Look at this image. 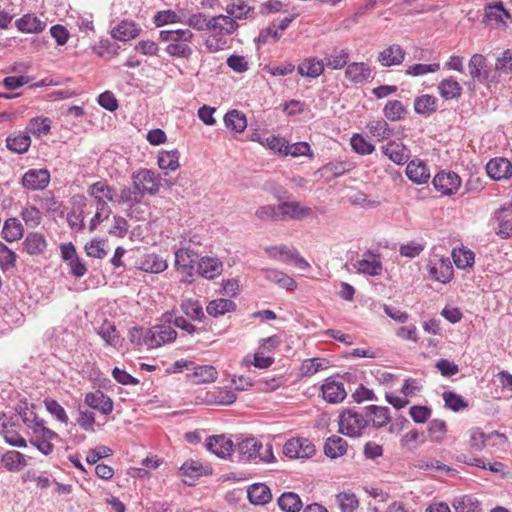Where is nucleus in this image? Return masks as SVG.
<instances>
[{
  "instance_id": "obj_31",
  "label": "nucleus",
  "mask_w": 512,
  "mask_h": 512,
  "mask_svg": "<svg viewBox=\"0 0 512 512\" xmlns=\"http://www.w3.org/2000/svg\"><path fill=\"white\" fill-rule=\"evenodd\" d=\"M347 451V442L340 436L333 435L329 437L324 445V453L327 457L336 459L344 455Z\"/></svg>"
},
{
  "instance_id": "obj_33",
  "label": "nucleus",
  "mask_w": 512,
  "mask_h": 512,
  "mask_svg": "<svg viewBox=\"0 0 512 512\" xmlns=\"http://www.w3.org/2000/svg\"><path fill=\"white\" fill-rule=\"evenodd\" d=\"M236 310V304L234 301L225 298H219L212 300L208 303L206 311L210 316L218 317L228 312Z\"/></svg>"
},
{
  "instance_id": "obj_60",
  "label": "nucleus",
  "mask_w": 512,
  "mask_h": 512,
  "mask_svg": "<svg viewBox=\"0 0 512 512\" xmlns=\"http://www.w3.org/2000/svg\"><path fill=\"white\" fill-rule=\"evenodd\" d=\"M350 144L352 148L359 154L367 155L371 154L375 147L370 142H368L362 135L354 134L351 137Z\"/></svg>"
},
{
  "instance_id": "obj_8",
  "label": "nucleus",
  "mask_w": 512,
  "mask_h": 512,
  "mask_svg": "<svg viewBox=\"0 0 512 512\" xmlns=\"http://www.w3.org/2000/svg\"><path fill=\"white\" fill-rule=\"evenodd\" d=\"M323 399L330 404H338L343 402L347 396L344 383L335 378L329 377L321 386Z\"/></svg>"
},
{
  "instance_id": "obj_4",
  "label": "nucleus",
  "mask_w": 512,
  "mask_h": 512,
  "mask_svg": "<svg viewBox=\"0 0 512 512\" xmlns=\"http://www.w3.org/2000/svg\"><path fill=\"white\" fill-rule=\"evenodd\" d=\"M133 184L141 192V195H155L160 189V181L155 173L149 169H140L132 174Z\"/></svg>"
},
{
  "instance_id": "obj_17",
  "label": "nucleus",
  "mask_w": 512,
  "mask_h": 512,
  "mask_svg": "<svg viewBox=\"0 0 512 512\" xmlns=\"http://www.w3.org/2000/svg\"><path fill=\"white\" fill-rule=\"evenodd\" d=\"M345 77L355 84L364 83L372 78V69L367 63L353 62L347 65Z\"/></svg>"
},
{
  "instance_id": "obj_38",
  "label": "nucleus",
  "mask_w": 512,
  "mask_h": 512,
  "mask_svg": "<svg viewBox=\"0 0 512 512\" xmlns=\"http://www.w3.org/2000/svg\"><path fill=\"white\" fill-rule=\"evenodd\" d=\"M224 123L227 128L237 133L243 132L247 127V119L244 113L238 110H231L224 116Z\"/></svg>"
},
{
  "instance_id": "obj_41",
  "label": "nucleus",
  "mask_w": 512,
  "mask_h": 512,
  "mask_svg": "<svg viewBox=\"0 0 512 512\" xmlns=\"http://www.w3.org/2000/svg\"><path fill=\"white\" fill-rule=\"evenodd\" d=\"M265 279L287 290H292L296 287V282L292 277L275 269H267L265 271Z\"/></svg>"
},
{
  "instance_id": "obj_59",
  "label": "nucleus",
  "mask_w": 512,
  "mask_h": 512,
  "mask_svg": "<svg viewBox=\"0 0 512 512\" xmlns=\"http://www.w3.org/2000/svg\"><path fill=\"white\" fill-rule=\"evenodd\" d=\"M16 253L0 242V267L2 270H9L16 265Z\"/></svg>"
},
{
  "instance_id": "obj_16",
  "label": "nucleus",
  "mask_w": 512,
  "mask_h": 512,
  "mask_svg": "<svg viewBox=\"0 0 512 512\" xmlns=\"http://www.w3.org/2000/svg\"><path fill=\"white\" fill-rule=\"evenodd\" d=\"M405 51L399 44H392L378 54V62L383 67L397 66L403 63Z\"/></svg>"
},
{
  "instance_id": "obj_5",
  "label": "nucleus",
  "mask_w": 512,
  "mask_h": 512,
  "mask_svg": "<svg viewBox=\"0 0 512 512\" xmlns=\"http://www.w3.org/2000/svg\"><path fill=\"white\" fill-rule=\"evenodd\" d=\"M283 453L291 459H305L313 456L315 446L306 438H293L285 443Z\"/></svg>"
},
{
  "instance_id": "obj_21",
  "label": "nucleus",
  "mask_w": 512,
  "mask_h": 512,
  "mask_svg": "<svg viewBox=\"0 0 512 512\" xmlns=\"http://www.w3.org/2000/svg\"><path fill=\"white\" fill-rule=\"evenodd\" d=\"M207 449L220 458H226L233 451V442L224 435H214L207 439Z\"/></svg>"
},
{
  "instance_id": "obj_14",
  "label": "nucleus",
  "mask_w": 512,
  "mask_h": 512,
  "mask_svg": "<svg viewBox=\"0 0 512 512\" xmlns=\"http://www.w3.org/2000/svg\"><path fill=\"white\" fill-rule=\"evenodd\" d=\"M428 267L430 276L436 281L447 283L453 278V267L449 258L430 261Z\"/></svg>"
},
{
  "instance_id": "obj_2",
  "label": "nucleus",
  "mask_w": 512,
  "mask_h": 512,
  "mask_svg": "<svg viewBox=\"0 0 512 512\" xmlns=\"http://www.w3.org/2000/svg\"><path fill=\"white\" fill-rule=\"evenodd\" d=\"M237 451L247 461H259L262 463H272L275 461L272 445L270 443L263 445L254 437H249L239 442Z\"/></svg>"
},
{
  "instance_id": "obj_18",
  "label": "nucleus",
  "mask_w": 512,
  "mask_h": 512,
  "mask_svg": "<svg viewBox=\"0 0 512 512\" xmlns=\"http://www.w3.org/2000/svg\"><path fill=\"white\" fill-rule=\"evenodd\" d=\"M382 151L397 165L405 164L410 158V150L401 142L390 141L382 147Z\"/></svg>"
},
{
  "instance_id": "obj_50",
  "label": "nucleus",
  "mask_w": 512,
  "mask_h": 512,
  "mask_svg": "<svg viewBox=\"0 0 512 512\" xmlns=\"http://www.w3.org/2000/svg\"><path fill=\"white\" fill-rule=\"evenodd\" d=\"M97 333L108 345L116 346L119 342L120 336L116 330L115 325L110 321L105 320L98 328Z\"/></svg>"
},
{
  "instance_id": "obj_15",
  "label": "nucleus",
  "mask_w": 512,
  "mask_h": 512,
  "mask_svg": "<svg viewBox=\"0 0 512 512\" xmlns=\"http://www.w3.org/2000/svg\"><path fill=\"white\" fill-rule=\"evenodd\" d=\"M486 172L494 180L507 179L512 176V163L502 157L491 159L486 165Z\"/></svg>"
},
{
  "instance_id": "obj_27",
  "label": "nucleus",
  "mask_w": 512,
  "mask_h": 512,
  "mask_svg": "<svg viewBox=\"0 0 512 512\" xmlns=\"http://www.w3.org/2000/svg\"><path fill=\"white\" fill-rule=\"evenodd\" d=\"M249 501L255 505H265L272 499L270 488L263 483H255L248 488Z\"/></svg>"
},
{
  "instance_id": "obj_61",
  "label": "nucleus",
  "mask_w": 512,
  "mask_h": 512,
  "mask_svg": "<svg viewBox=\"0 0 512 512\" xmlns=\"http://www.w3.org/2000/svg\"><path fill=\"white\" fill-rule=\"evenodd\" d=\"M294 250L287 246H271L265 249L266 253L272 257L280 259L284 262H289L294 257Z\"/></svg>"
},
{
  "instance_id": "obj_19",
  "label": "nucleus",
  "mask_w": 512,
  "mask_h": 512,
  "mask_svg": "<svg viewBox=\"0 0 512 512\" xmlns=\"http://www.w3.org/2000/svg\"><path fill=\"white\" fill-rule=\"evenodd\" d=\"M85 403L92 409L108 415L113 411L112 399L102 391L89 392L85 395Z\"/></svg>"
},
{
  "instance_id": "obj_45",
  "label": "nucleus",
  "mask_w": 512,
  "mask_h": 512,
  "mask_svg": "<svg viewBox=\"0 0 512 512\" xmlns=\"http://www.w3.org/2000/svg\"><path fill=\"white\" fill-rule=\"evenodd\" d=\"M279 507L285 512H299L302 508V502L298 494L285 492L278 499Z\"/></svg>"
},
{
  "instance_id": "obj_12",
  "label": "nucleus",
  "mask_w": 512,
  "mask_h": 512,
  "mask_svg": "<svg viewBox=\"0 0 512 512\" xmlns=\"http://www.w3.org/2000/svg\"><path fill=\"white\" fill-rule=\"evenodd\" d=\"M174 254L176 270L185 276L183 279L184 282L192 283L193 277L195 275V267L197 265V261L190 258L187 250L177 249Z\"/></svg>"
},
{
  "instance_id": "obj_1",
  "label": "nucleus",
  "mask_w": 512,
  "mask_h": 512,
  "mask_svg": "<svg viewBox=\"0 0 512 512\" xmlns=\"http://www.w3.org/2000/svg\"><path fill=\"white\" fill-rule=\"evenodd\" d=\"M159 37L161 41L168 42L165 51L172 57L188 59L193 54V49L189 43L194 34L189 29L162 30Z\"/></svg>"
},
{
  "instance_id": "obj_47",
  "label": "nucleus",
  "mask_w": 512,
  "mask_h": 512,
  "mask_svg": "<svg viewBox=\"0 0 512 512\" xmlns=\"http://www.w3.org/2000/svg\"><path fill=\"white\" fill-rule=\"evenodd\" d=\"M180 153L178 150L161 151L158 155V165L160 169L176 170L179 168Z\"/></svg>"
},
{
  "instance_id": "obj_22",
  "label": "nucleus",
  "mask_w": 512,
  "mask_h": 512,
  "mask_svg": "<svg viewBox=\"0 0 512 512\" xmlns=\"http://www.w3.org/2000/svg\"><path fill=\"white\" fill-rule=\"evenodd\" d=\"M469 73L473 80L484 83L488 80L489 71L486 58L482 54H474L468 63Z\"/></svg>"
},
{
  "instance_id": "obj_6",
  "label": "nucleus",
  "mask_w": 512,
  "mask_h": 512,
  "mask_svg": "<svg viewBox=\"0 0 512 512\" xmlns=\"http://www.w3.org/2000/svg\"><path fill=\"white\" fill-rule=\"evenodd\" d=\"M432 183L438 192L451 196L459 190L461 178L455 172L441 171L434 176Z\"/></svg>"
},
{
  "instance_id": "obj_35",
  "label": "nucleus",
  "mask_w": 512,
  "mask_h": 512,
  "mask_svg": "<svg viewBox=\"0 0 512 512\" xmlns=\"http://www.w3.org/2000/svg\"><path fill=\"white\" fill-rule=\"evenodd\" d=\"M452 506L456 512H480L481 504L472 495H462L454 498Z\"/></svg>"
},
{
  "instance_id": "obj_13",
  "label": "nucleus",
  "mask_w": 512,
  "mask_h": 512,
  "mask_svg": "<svg viewBox=\"0 0 512 512\" xmlns=\"http://www.w3.org/2000/svg\"><path fill=\"white\" fill-rule=\"evenodd\" d=\"M223 270L222 262L213 257H202L195 267V274L212 280L218 277Z\"/></svg>"
},
{
  "instance_id": "obj_43",
  "label": "nucleus",
  "mask_w": 512,
  "mask_h": 512,
  "mask_svg": "<svg viewBox=\"0 0 512 512\" xmlns=\"http://www.w3.org/2000/svg\"><path fill=\"white\" fill-rule=\"evenodd\" d=\"M51 129V121L49 118H32L26 126V133L36 137L47 135Z\"/></svg>"
},
{
  "instance_id": "obj_28",
  "label": "nucleus",
  "mask_w": 512,
  "mask_h": 512,
  "mask_svg": "<svg viewBox=\"0 0 512 512\" xmlns=\"http://www.w3.org/2000/svg\"><path fill=\"white\" fill-rule=\"evenodd\" d=\"M349 60V52L347 49L334 48L330 53H327L324 58V65L329 69L338 70L342 69Z\"/></svg>"
},
{
  "instance_id": "obj_54",
  "label": "nucleus",
  "mask_w": 512,
  "mask_h": 512,
  "mask_svg": "<svg viewBox=\"0 0 512 512\" xmlns=\"http://www.w3.org/2000/svg\"><path fill=\"white\" fill-rule=\"evenodd\" d=\"M181 309L192 320H201L204 317L202 306L197 300H184L181 304Z\"/></svg>"
},
{
  "instance_id": "obj_63",
  "label": "nucleus",
  "mask_w": 512,
  "mask_h": 512,
  "mask_svg": "<svg viewBox=\"0 0 512 512\" xmlns=\"http://www.w3.org/2000/svg\"><path fill=\"white\" fill-rule=\"evenodd\" d=\"M486 436L480 428H472L469 431V445L476 451H482L486 447Z\"/></svg>"
},
{
  "instance_id": "obj_64",
  "label": "nucleus",
  "mask_w": 512,
  "mask_h": 512,
  "mask_svg": "<svg viewBox=\"0 0 512 512\" xmlns=\"http://www.w3.org/2000/svg\"><path fill=\"white\" fill-rule=\"evenodd\" d=\"M495 70L500 73L512 74V51L507 49L496 59Z\"/></svg>"
},
{
  "instance_id": "obj_58",
  "label": "nucleus",
  "mask_w": 512,
  "mask_h": 512,
  "mask_svg": "<svg viewBox=\"0 0 512 512\" xmlns=\"http://www.w3.org/2000/svg\"><path fill=\"white\" fill-rule=\"evenodd\" d=\"M336 502L342 512H353L358 507V500L353 493H339Z\"/></svg>"
},
{
  "instance_id": "obj_23",
  "label": "nucleus",
  "mask_w": 512,
  "mask_h": 512,
  "mask_svg": "<svg viewBox=\"0 0 512 512\" xmlns=\"http://www.w3.org/2000/svg\"><path fill=\"white\" fill-rule=\"evenodd\" d=\"M406 175L413 183L424 184L430 178V171L424 162L412 160L407 164Z\"/></svg>"
},
{
  "instance_id": "obj_49",
  "label": "nucleus",
  "mask_w": 512,
  "mask_h": 512,
  "mask_svg": "<svg viewBox=\"0 0 512 512\" xmlns=\"http://www.w3.org/2000/svg\"><path fill=\"white\" fill-rule=\"evenodd\" d=\"M3 465L10 471H19L26 466L24 455L18 451H8L2 457Z\"/></svg>"
},
{
  "instance_id": "obj_24",
  "label": "nucleus",
  "mask_w": 512,
  "mask_h": 512,
  "mask_svg": "<svg viewBox=\"0 0 512 512\" xmlns=\"http://www.w3.org/2000/svg\"><path fill=\"white\" fill-rule=\"evenodd\" d=\"M140 30L134 22L123 20L111 30V36L119 41H129L136 38Z\"/></svg>"
},
{
  "instance_id": "obj_32",
  "label": "nucleus",
  "mask_w": 512,
  "mask_h": 512,
  "mask_svg": "<svg viewBox=\"0 0 512 512\" xmlns=\"http://www.w3.org/2000/svg\"><path fill=\"white\" fill-rule=\"evenodd\" d=\"M87 193L92 198L99 197L110 202H115V190L106 181H97L88 187Z\"/></svg>"
},
{
  "instance_id": "obj_37",
  "label": "nucleus",
  "mask_w": 512,
  "mask_h": 512,
  "mask_svg": "<svg viewBox=\"0 0 512 512\" xmlns=\"http://www.w3.org/2000/svg\"><path fill=\"white\" fill-rule=\"evenodd\" d=\"M23 226L17 218H8L3 226L2 235L8 242L19 240L23 236Z\"/></svg>"
},
{
  "instance_id": "obj_26",
  "label": "nucleus",
  "mask_w": 512,
  "mask_h": 512,
  "mask_svg": "<svg viewBox=\"0 0 512 512\" xmlns=\"http://www.w3.org/2000/svg\"><path fill=\"white\" fill-rule=\"evenodd\" d=\"M31 145V138L28 133H13L6 138V147L14 153L24 154Z\"/></svg>"
},
{
  "instance_id": "obj_11",
  "label": "nucleus",
  "mask_w": 512,
  "mask_h": 512,
  "mask_svg": "<svg viewBox=\"0 0 512 512\" xmlns=\"http://www.w3.org/2000/svg\"><path fill=\"white\" fill-rule=\"evenodd\" d=\"M354 268L359 273L367 274L370 276H378L382 273V264L379 260V255L368 250L364 253L363 258L357 260L353 264Z\"/></svg>"
},
{
  "instance_id": "obj_39",
  "label": "nucleus",
  "mask_w": 512,
  "mask_h": 512,
  "mask_svg": "<svg viewBox=\"0 0 512 512\" xmlns=\"http://www.w3.org/2000/svg\"><path fill=\"white\" fill-rule=\"evenodd\" d=\"M17 28L25 33H39L45 29L46 24L35 16L25 15L16 21Z\"/></svg>"
},
{
  "instance_id": "obj_36",
  "label": "nucleus",
  "mask_w": 512,
  "mask_h": 512,
  "mask_svg": "<svg viewBox=\"0 0 512 512\" xmlns=\"http://www.w3.org/2000/svg\"><path fill=\"white\" fill-rule=\"evenodd\" d=\"M366 415L370 416L373 415L372 418V426L374 428H381L385 425H387L391 419L390 411L387 407L377 406V405H370L366 407Z\"/></svg>"
},
{
  "instance_id": "obj_29",
  "label": "nucleus",
  "mask_w": 512,
  "mask_h": 512,
  "mask_svg": "<svg viewBox=\"0 0 512 512\" xmlns=\"http://www.w3.org/2000/svg\"><path fill=\"white\" fill-rule=\"evenodd\" d=\"M143 196L136 186L133 184L131 187L125 186L121 189L120 194L115 197V203L125 204L132 208L142 202Z\"/></svg>"
},
{
  "instance_id": "obj_62",
  "label": "nucleus",
  "mask_w": 512,
  "mask_h": 512,
  "mask_svg": "<svg viewBox=\"0 0 512 512\" xmlns=\"http://www.w3.org/2000/svg\"><path fill=\"white\" fill-rule=\"evenodd\" d=\"M47 411L52 414L58 421L67 423L69 418L64 408L54 399L47 398L44 400Z\"/></svg>"
},
{
  "instance_id": "obj_9",
  "label": "nucleus",
  "mask_w": 512,
  "mask_h": 512,
  "mask_svg": "<svg viewBox=\"0 0 512 512\" xmlns=\"http://www.w3.org/2000/svg\"><path fill=\"white\" fill-rule=\"evenodd\" d=\"M280 219L302 220L313 214L312 208L303 206L297 201H286L278 205Z\"/></svg>"
},
{
  "instance_id": "obj_42",
  "label": "nucleus",
  "mask_w": 512,
  "mask_h": 512,
  "mask_svg": "<svg viewBox=\"0 0 512 512\" xmlns=\"http://www.w3.org/2000/svg\"><path fill=\"white\" fill-rule=\"evenodd\" d=\"M414 110L421 115H430L437 110V99L432 95H421L414 101Z\"/></svg>"
},
{
  "instance_id": "obj_52",
  "label": "nucleus",
  "mask_w": 512,
  "mask_h": 512,
  "mask_svg": "<svg viewBox=\"0 0 512 512\" xmlns=\"http://www.w3.org/2000/svg\"><path fill=\"white\" fill-rule=\"evenodd\" d=\"M486 17L489 21H495L497 24H505L510 15L503 4L499 2L486 7Z\"/></svg>"
},
{
  "instance_id": "obj_44",
  "label": "nucleus",
  "mask_w": 512,
  "mask_h": 512,
  "mask_svg": "<svg viewBox=\"0 0 512 512\" xmlns=\"http://www.w3.org/2000/svg\"><path fill=\"white\" fill-rule=\"evenodd\" d=\"M253 12V8L250 7L244 0H238L227 5L226 13L235 21L247 19Z\"/></svg>"
},
{
  "instance_id": "obj_48",
  "label": "nucleus",
  "mask_w": 512,
  "mask_h": 512,
  "mask_svg": "<svg viewBox=\"0 0 512 512\" xmlns=\"http://www.w3.org/2000/svg\"><path fill=\"white\" fill-rule=\"evenodd\" d=\"M438 88L440 95L446 100L458 98L462 92L460 84L452 78L442 80Z\"/></svg>"
},
{
  "instance_id": "obj_3",
  "label": "nucleus",
  "mask_w": 512,
  "mask_h": 512,
  "mask_svg": "<svg viewBox=\"0 0 512 512\" xmlns=\"http://www.w3.org/2000/svg\"><path fill=\"white\" fill-rule=\"evenodd\" d=\"M367 425L364 415L354 409H346L339 416V431L349 437H360Z\"/></svg>"
},
{
  "instance_id": "obj_46",
  "label": "nucleus",
  "mask_w": 512,
  "mask_h": 512,
  "mask_svg": "<svg viewBox=\"0 0 512 512\" xmlns=\"http://www.w3.org/2000/svg\"><path fill=\"white\" fill-rule=\"evenodd\" d=\"M367 129L369 133L378 141L388 139L392 136V129L383 119L369 122L367 124Z\"/></svg>"
},
{
  "instance_id": "obj_25",
  "label": "nucleus",
  "mask_w": 512,
  "mask_h": 512,
  "mask_svg": "<svg viewBox=\"0 0 512 512\" xmlns=\"http://www.w3.org/2000/svg\"><path fill=\"white\" fill-rule=\"evenodd\" d=\"M324 61L316 57L303 60L297 67V71L301 76L317 78L324 72Z\"/></svg>"
},
{
  "instance_id": "obj_55",
  "label": "nucleus",
  "mask_w": 512,
  "mask_h": 512,
  "mask_svg": "<svg viewBox=\"0 0 512 512\" xmlns=\"http://www.w3.org/2000/svg\"><path fill=\"white\" fill-rule=\"evenodd\" d=\"M447 432V426L445 421L434 419L430 421L428 425V435L434 442H441Z\"/></svg>"
},
{
  "instance_id": "obj_34",
  "label": "nucleus",
  "mask_w": 512,
  "mask_h": 512,
  "mask_svg": "<svg viewBox=\"0 0 512 512\" xmlns=\"http://www.w3.org/2000/svg\"><path fill=\"white\" fill-rule=\"evenodd\" d=\"M180 472L183 476L195 480L196 478L202 475L210 474L211 468L202 465V463H200L199 461L187 460L180 467Z\"/></svg>"
},
{
  "instance_id": "obj_57",
  "label": "nucleus",
  "mask_w": 512,
  "mask_h": 512,
  "mask_svg": "<svg viewBox=\"0 0 512 512\" xmlns=\"http://www.w3.org/2000/svg\"><path fill=\"white\" fill-rule=\"evenodd\" d=\"M442 396L445 401V406L452 411L458 412L468 407V403L463 399V397L454 392L445 391Z\"/></svg>"
},
{
  "instance_id": "obj_51",
  "label": "nucleus",
  "mask_w": 512,
  "mask_h": 512,
  "mask_svg": "<svg viewBox=\"0 0 512 512\" xmlns=\"http://www.w3.org/2000/svg\"><path fill=\"white\" fill-rule=\"evenodd\" d=\"M384 116L390 121L402 119L406 113L404 105L398 100H390L383 109Z\"/></svg>"
},
{
  "instance_id": "obj_7",
  "label": "nucleus",
  "mask_w": 512,
  "mask_h": 512,
  "mask_svg": "<svg viewBox=\"0 0 512 512\" xmlns=\"http://www.w3.org/2000/svg\"><path fill=\"white\" fill-rule=\"evenodd\" d=\"M177 337V332L170 324L155 325L148 329V348H158L163 344L173 342Z\"/></svg>"
},
{
  "instance_id": "obj_56",
  "label": "nucleus",
  "mask_w": 512,
  "mask_h": 512,
  "mask_svg": "<svg viewBox=\"0 0 512 512\" xmlns=\"http://www.w3.org/2000/svg\"><path fill=\"white\" fill-rule=\"evenodd\" d=\"M452 257L455 265L460 269L470 267L474 263V253L467 249L453 250Z\"/></svg>"
},
{
  "instance_id": "obj_53",
  "label": "nucleus",
  "mask_w": 512,
  "mask_h": 512,
  "mask_svg": "<svg viewBox=\"0 0 512 512\" xmlns=\"http://www.w3.org/2000/svg\"><path fill=\"white\" fill-rule=\"evenodd\" d=\"M196 383H212L217 379V370L210 365H202L195 368L194 373Z\"/></svg>"
},
{
  "instance_id": "obj_30",
  "label": "nucleus",
  "mask_w": 512,
  "mask_h": 512,
  "mask_svg": "<svg viewBox=\"0 0 512 512\" xmlns=\"http://www.w3.org/2000/svg\"><path fill=\"white\" fill-rule=\"evenodd\" d=\"M168 267L167 262L161 256L151 253L143 257L139 268L148 273H161Z\"/></svg>"
},
{
  "instance_id": "obj_40",
  "label": "nucleus",
  "mask_w": 512,
  "mask_h": 512,
  "mask_svg": "<svg viewBox=\"0 0 512 512\" xmlns=\"http://www.w3.org/2000/svg\"><path fill=\"white\" fill-rule=\"evenodd\" d=\"M23 246L24 250L30 255L40 254L46 248V240L39 233H30L25 238Z\"/></svg>"
},
{
  "instance_id": "obj_20",
  "label": "nucleus",
  "mask_w": 512,
  "mask_h": 512,
  "mask_svg": "<svg viewBox=\"0 0 512 512\" xmlns=\"http://www.w3.org/2000/svg\"><path fill=\"white\" fill-rule=\"evenodd\" d=\"M210 31L219 35H231L239 27L238 23L227 15H217L209 19Z\"/></svg>"
},
{
  "instance_id": "obj_10",
  "label": "nucleus",
  "mask_w": 512,
  "mask_h": 512,
  "mask_svg": "<svg viewBox=\"0 0 512 512\" xmlns=\"http://www.w3.org/2000/svg\"><path fill=\"white\" fill-rule=\"evenodd\" d=\"M50 182V173L47 169H29L22 177V185L29 190L45 189Z\"/></svg>"
}]
</instances>
